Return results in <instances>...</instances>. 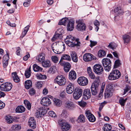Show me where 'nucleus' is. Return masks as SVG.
Instances as JSON below:
<instances>
[{"mask_svg":"<svg viewBox=\"0 0 131 131\" xmlns=\"http://www.w3.org/2000/svg\"><path fill=\"white\" fill-rule=\"evenodd\" d=\"M79 40V39L75 40L74 37L71 35H69L67 36L64 41L65 43L70 47H73L76 46L79 49L81 45Z\"/></svg>","mask_w":131,"mask_h":131,"instance_id":"1","label":"nucleus"},{"mask_svg":"<svg viewBox=\"0 0 131 131\" xmlns=\"http://www.w3.org/2000/svg\"><path fill=\"white\" fill-rule=\"evenodd\" d=\"M66 23H68L67 25V30L68 31H71L74 29V20L73 19L69 20L68 18L65 17L62 18L59 22V25H66Z\"/></svg>","mask_w":131,"mask_h":131,"instance_id":"2","label":"nucleus"},{"mask_svg":"<svg viewBox=\"0 0 131 131\" xmlns=\"http://www.w3.org/2000/svg\"><path fill=\"white\" fill-rule=\"evenodd\" d=\"M121 76V73L117 70L112 71L110 73L108 77V79L110 80H113L119 78Z\"/></svg>","mask_w":131,"mask_h":131,"instance_id":"3","label":"nucleus"},{"mask_svg":"<svg viewBox=\"0 0 131 131\" xmlns=\"http://www.w3.org/2000/svg\"><path fill=\"white\" fill-rule=\"evenodd\" d=\"M102 62L105 70L109 72L111 68L112 63L111 60L107 58H104L102 60Z\"/></svg>","mask_w":131,"mask_h":131,"instance_id":"4","label":"nucleus"},{"mask_svg":"<svg viewBox=\"0 0 131 131\" xmlns=\"http://www.w3.org/2000/svg\"><path fill=\"white\" fill-rule=\"evenodd\" d=\"M55 82L60 86H63L66 84V79L65 77L62 75H59L54 79Z\"/></svg>","mask_w":131,"mask_h":131,"instance_id":"5","label":"nucleus"},{"mask_svg":"<svg viewBox=\"0 0 131 131\" xmlns=\"http://www.w3.org/2000/svg\"><path fill=\"white\" fill-rule=\"evenodd\" d=\"M59 123L61 126V129L63 131H67L71 127V125L68 123L65 122L63 120H59Z\"/></svg>","mask_w":131,"mask_h":131,"instance_id":"6","label":"nucleus"},{"mask_svg":"<svg viewBox=\"0 0 131 131\" xmlns=\"http://www.w3.org/2000/svg\"><path fill=\"white\" fill-rule=\"evenodd\" d=\"M12 84L10 83H5L2 84L0 86V90L1 91H8L12 88Z\"/></svg>","mask_w":131,"mask_h":131,"instance_id":"7","label":"nucleus"},{"mask_svg":"<svg viewBox=\"0 0 131 131\" xmlns=\"http://www.w3.org/2000/svg\"><path fill=\"white\" fill-rule=\"evenodd\" d=\"M93 70L95 73L100 75L103 73L104 69L101 65L97 64L94 66L93 67Z\"/></svg>","mask_w":131,"mask_h":131,"instance_id":"8","label":"nucleus"},{"mask_svg":"<svg viewBox=\"0 0 131 131\" xmlns=\"http://www.w3.org/2000/svg\"><path fill=\"white\" fill-rule=\"evenodd\" d=\"M82 90L79 87H76L74 91L73 94V97L75 99H79L81 96L82 94Z\"/></svg>","mask_w":131,"mask_h":131,"instance_id":"9","label":"nucleus"},{"mask_svg":"<svg viewBox=\"0 0 131 131\" xmlns=\"http://www.w3.org/2000/svg\"><path fill=\"white\" fill-rule=\"evenodd\" d=\"M83 60L86 62H88L91 60L92 59L95 60L96 58L90 53H86L83 56Z\"/></svg>","mask_w":131,"mask_h":131,"instance_id":"10","label":"nucleus"},{"mask_svg":"<svg viewBox=\"0 0 131 131\" xmlns=\"http://www.w3.org/2000/svg\"><path fill=\"white\" fill-rule=\"evenodd\" d=\"M77 81L80 85L82 86L86 85L88 83L87 79L84 77L79 78L78 79Z\"/></svg>","mask_w":131,"mask_h":131,"instance_id":"11","label":"nucleus"},{"mask_svg":"<svg viewBox=\"0 0 131 131\" xmlns=\"http://www.w3.org/2000/svg\"><path fill=\"white\" fill-rule=\"evenodd\" d=\"M99 86L97 83H92L91 89L93 95H95L97 94Z\"/></svg>","mask_w":131,"mask_h":131,"instance_id":"12","label":"nucleus"},{"mask_svg":"<svg viewBox=\"0 0 131 131\" xmlns=\"http://www.w3.org/2000/svg\"><path fill=\"white\" fill-rule=\"evenodd\" d=\"M83 98L86 100L90 98L91 95L90 90L89 89H85L83 91Z\"/></svg>","mask_w":131,"mask_h":131,"instance_id":"13","label":"nucleus"},{"mask_svg":"<svg viewBox=\"0 0 131 131\" xmlns=\"http://www.w3.org/2000/svg\"><path fill=\"white\" fill-rule=\"evenodd\" d=\"M41 104L44 106H48L51 103L50 99L47 97H44L41 100Z\"/></svg>","mask_w":131,"mask_h":131,"instance_id":"14","label":"nucleus"},{"mask_svg":"<svg viewBox=\"0 0 131 131\" xmlns=\"http://www.w3.org/2000/svg\"><path fill=\"white\" fill-rule=\"evenodd\" d=\"M86 116L89 121L92 122H94L95 120V118L94 116L91 114L90 111H87L86 112Z\"/></svg>","mask_w":131,"mask_h":131,"instance_id":"15","label":"nucleus"},{"mask_svg":"<svg viewBox=\"0 0 131 131\" xmlns=\"http://www.w3.org/2000/svg\"><path fill=\"white\" fill-rule=\"evenodd\" d=\"M65 106L66 108L69 110L74 109L75 106L73 102L70 101H67L65 104Z\"/></svg>","mask_w":131,"mask_h":131,"instance_id":"16","label":"nucleus"},{"mask_svg":"<svg viewBox=\"0 0 131 131\" xmlns=\"http://www.w3.org/2000/svg\"><path fill=\"white\" fill-rule=\"evenodd\" d=\"M28 124L29 126L32 129L35 128L36 126V122L34 117H30L29 120Z\"/></svg>","mask_w":131,"mask_h":131,"instance_id":"17","label":"nucleus"},{"mask_svg":"<svg viewBox=\"0 0 131 131\" xmlns=\"http://www.w3.org/2000/svg\"><path fill=\"white\" fill-rule=\"evenodd\" d=\"M74 87L73 85L71 83H70L67 86L66 90L68 94H71L74 91Z\"/></svg>","mask_w":131,"mask_h":131,"instance_id":"18","label":"nucleus"},{"mask_svg":"<svg viewBox=\"0 0 131 131\" xmlns=\"http://www.w3.org/2000/svg\"><path fill=\"white\" fill-rule=\"evenodd\" d=\"M76 28L78 31L85 30L86 29L85 25L84 23L80 22L78 24Z\"/></svg>","mask_w":131,"mask_h":131,"instance_id":"19","label":"nucleus"},{"mask_svg":"<svg viewBox=\"0 0 131 131\" xmlns=\"http://www.w3.org/2000/svg\"><path fill=\"white\" fill-rule=\"evenodd\" d=\"M45 54L43 53H41L36 57V59L38 62H42L45 61Z\"/></svg>","mask_w":131,"mask_h":131,"instance_id":"20","label":"nucleus"},{"mask_svg":"<svg viewBox=\"0 0 131 131\" xmlns=\"http://www.w3.org/2000/svg\"><path fill=\"white\" fill-rule=\"evenodd\" d=\"M70 55L73 61L74 62H77L78 59L76 53L74 51H72L70 53Z\"/></svg>","mask_w":131,"mask_h":131,"instance_id":"21","label":"nucleus"},{"mask_svg":"<svg viewBox=\"0 0 131 131\" xmlns=\"http://www.w3.org/2000/svg\"><path fill=\"white\" fill-rule=\"evenodd\" d=\"M69 77L70 80H74L76 78V74L75 71H71L69 73Z\"/></svg>","mask_w":131,"mask_h":131,"instance_id":"22","label":"nucleus"},{"mask_svg":"<svg viewBox=\"0 0 131 131\" xmlns=\"http://www.w3.org/2000/svg\"><path fill=\"white\" fill-rule=\"evenodd\" d=\"M114 12L115 14V15L117 16L122 15L123 13L122 10L120 7L116 8L114 10Z\"/></svg>","mask_w":131,"mask_h":131,"instance_id":"23","label":"nucleus"},{"mask_svg":"<svg viewBox=\"0 0 131 131\" xmlns=\"http://www.w3.org/2000/svg\"><path fill=\"white\" fill-rule=\"evenodd\" d=\"M12 76L14 81L16 82H18L20 81V79L18 78L16 72H13L12 74Z\"/></svg>","mask_w":131,"mask_h":131,"instance_id":"24","label":"nucleus"},{"mask_svg":"<svg viewBox=\"0 0 131 131\" xmlns=\"http://www.w3.org/2000/svg\"><path fill=\"white\" fill-rule=\"evenodd\" d=\"M123 39L125 43H128L130 40V37L128 35L125 34L122 36Z\"/></svg>","mask_w":131,"mask_h":131,"instance_id":"25","label":"nucleus"},{"mask_svg":"<svg viewBox=\"0 0 131 131\" xmlns=\"http://www.w3.org/2000/svg\"><path fill=\"white\" fill-rule=\"evenodd\" d=\"M32 83L30 80H27L25 82V88L28 89L32 87Z\"/></svg>","mask_w":131,"mask_h":131,"instance_id":"26","label":"nucleus"},{"mask_svg":"<svg viewBox=\"0 0 131 131\" xmlns=\"http://www.w3.org/2000/svg\"><path fill=\"white\" fill-rule=\"evenodd\" d=\"M105 97L108 98L111 97L113 95L112 90L109 89L105 90Z\"/></svg>","mask_w":131,"mask_h":131,"instance_id":"27","label":"nucleus"},{"mask_svg":"<svg viewBox=\"0 0 131 131\" xmlns=\"http://www.w3.org/2000/svg\"><path fill=\"white\" fill-rule=\"evenodd\" d=\"M71 68L70 64L68 62L64 63V71L66 72H68Z\"/></svg>","mask_w":131,"mask_h":131,"instance_id":"28","label":"nucleus"},{"mask_svg":"<svg viewBox=\"0 0 131 131\" xmlns=\"http://www.w3.org/2000/svg\"><path fill=\"white\" fill-rule=\"evenodd\" d=\"M77 121L78 123H84L85 122V117L83 115L81 114L79 115Z\"/></svg>","mask_w":131,"mask_h":131,"instance_id":"29","label":"nucleus"},{"mask_svg":"<svg viewBox=\"0 0 131 131\" xmlns=\"http://www.w3.org/2000/svg\"><path fill=\"white\" fill-rule=\"evenodd\" d=\"M25 110V108L22 106H18L16 109V111L17 113H22L24 112Z\"/></svg>","mask_w":131,"mask_h":131,"instance_id":"30","label":"nucleus"},{"mask_svg":"<svg viewBox=\"0 0 131 131\" xmlns=\"http://www.w3.org/2000/svg\"><path fill=\"white\" fill-rule=\"evenodd\" d=\"M111 129L112 127L109 124H105L103 128L104 131H111Z\"/></svg>","mask_w":131,"mask_h":131,"instance_id":"31","label":"nucleus"},{"mask_svg":"<svg viewBox=\"0 0 131 131\" xmlns=\"http://www.w3.org/2000/svg\"><path fill=\"white\" fill-rule=\"evenodd\" d=\"M62 38V35H59L57 33L55 32L54 36L51 39V40L52 42L55 41L56 39H57L58 38L61 39Z\"/></svg>","mask_w":131,"mask_h":131,"instance_id":"32","label":"nucleus"},{"mask_svg":"<svg viewBox=\"0 0 131 131\" xmlns=\"http://www.w3.org/2000/svg\"><path fill=\"white\" fill-rule=\"evenodd\" d=\"M106 54V52L104 50H99L98 52V56L100 58H102L105 56Z\"/></svg>","mask_w":131,"mask_h":131,"instance_id":"33","label":"nucleus"},{"mask_svg":"<svg viewBox=\"0 0 131 131\" xmlns=\"http://www.w3.org/2000/svg\"><path fill=\"white\" fill-rule=\"evenodd\" d=\"M54 104L57 106H60L62 104V102L61 100L57 99H54L53 100Z\"/></svg>","mask_w":131,"mask_h":131,"instance_id":"34","label":"nucleus"},{"mask_svg":"<svg viewBox=\"0 0 131 131\" xmlns=\"http://www.w3.org/2000/svg\"><path fill=\"white\" fill-rule=\"evenodd\" d=\"M41 63L43 66L44 67H49L51 66L50 62L49 61H44Z\"/></svg>","mask_w":131,"mask_h":131,"instance_id":"35","label":"nucleus"},{"mask_svg":"<svg viewBox=\"0 0 131 131\" xmlns=\"http://www.w3.org/2000/svg\"><path fill=\"white\" fill-rule=\"evenodd\" d=\"M36 76L37 78L39 79L44 80L46 79L47 78L46 75H42L40 73L36 74Z\"/></svg>","mask_w":131,"mask_h":131,"instance_id":"36","label":"nucleus"},{"mask_svg":"<svg viewBox=\"0 0 131 131\" xmlns=\"http://www.w3.org/2000/svg\"><path fill=\"white\" fill-rule=\"evenodd\" d=\"M34 70L35 71L38 72L39 71H41L42 69L36 64H34L33 66Z\"/></svg>","mask_w":131,"mask_h":131,"instance_id":"37","label":"nucleus"},{"mask_svg":"<svg viewBox=\"0 0 131 131\" xmlns=\"http://www.w3.org/2000/svg\"><path fill=\"white\" fill-rule=\"evenodd\" d=\"M61 58V59L65 60L70 61L71 60V58L70 56L67 54L62 55Z\"/></svg>","mask_w":131,"mask_h":131,"instance_id":"38","label":"nucleus"},{"mask_svg":"<svg viewBox=\"0 0 131 131\" xmlns=\"http://www.w3.org/2000/svg\"><path fill=\"white\" fill-rule=\"evenodd\" d=\"M29 26H27L25 28L24 31L22 32V35L20 36L21 38H23L26 35L29 30Z\"/></svg>","mask_w":131,"mask_h":131,"instance_id":"39","label":"nucleus"},{"mask_svg":"<svg viewBox=\"0 0 131 131\" xmlns=\"http://www.w3.org/2000/svg\"><path fill=\"white\" fill-rule=\"evenodd\" d=\"M24 104L25 105L26 107L29 110L31 109V105L29 102L27 100L24 101Z\"/></svg>","mask_w":131,"mask_h":131,"instance_id":"40","label":"nucleus"},{"mask_svg":"<svg viewBox=\"0 0 131 131\" xmlns=\"http://www.w3.org/2000/svg\"><path fill=\"white\" fill-rule=\"evenodd\" d=\"M11 128L13 130H18L21 129V127L19 125L16 124L12 126Z\"/></svg>","mask_w":131,"mask_h":131,"instance_id":"41","label":"nucleus"},{"mask_svg":"<svg viewBox=\"0 0 131 131\" xmlns=\"http://www.w3.org/2000/svg\"><path fill=\"white\" fill-rule=\"evenodd\" d=\"M5 119L7 122L9 124L12 123L14 121L12 117L9 116H6L5 117Z\"/></svg>","mask_w":131,"mask_h":131,"instance_id":"42","label":"nucleus"},{"mask_svg":"<svg viewBox=\"0 0 131 131\" xmlns=\"http://www.w3.org/2000/svg\"><path fill=\"white\" fill-rule=\"evenodd\" d=\"M127 100V98L124 99L122 98H120L119 100V102L120 104L124 106L125 104L126 101Z\"/></svg>","mask_w":131,"mask_h":131,"instance_id":"43","label":"nucleus"},{"mask_svg":"<svg viewBox=\"0 0 131 131\" xmlns=\"http://www.w3.org/2000/svg\"><path fill=\"white\" fill-rule=\"evenodd\" d=\"M131 89V86L128 85H126L124 90L123 94H126L128 91Z\"/></svg>","mask_w":131,"mask_h":131,"instance_id":"44","label":"nucleus"},{"mask_svg":"<svg viewBox=\"0 0 131 131\" xmlns=\"http://www.w3.org/2000/svg\"><path fill=\"white\" fill-rule=\"evenodd\" d=\"M121 64L119 60L118 59L116 60L115 62L114 68H117L119 67Z\"/></svg>","mask_w":131,"mask_h":131,"instance_id":"45","label":"nucleus"},{"mask_svg":"<svg viewBox=\"0 0 131 131\" xmlns=\"http://www.w3.org/2000/svg\"><path fill=\"white\" fill-rule=\"evenodd\" d=\"M29 93L31 95H34L36 93V90L33 88H31L29 90Z\"/></svg>","mask_w":131,"mask_h":131,"instance_id":"46","label":"nucleus"},{"mask_svg":"<svg viewBox=\"0 0 131 131\" xmlns=\"http://www.w3.org/2000/svg\"><path fill=\"white\" fill-rule=\"evenodd\" d=\"M56 70L57 69L56 67L55 66H53L50 68L49 72L50 73H54L55 72Z\"/></svg>","mask_w":131,"mask_h":131,"instance_id":"47","label":"nucleus"},{"mask_svg":"<svg viewBox=\"0 0 131 131\" xmlns=\"http://www.w3.org/2000/svg\"><path fill=\"white\" fill-rule=\"evenodd\" d=\"M51 59L52 61L54 63H57L58 62V58L56 56H52L51 57Z\"/></svg>","mask_w":131,"mask_h":131,"instance_id":"48","label":"nucleus"},{"mask_svg":"<svg viewBox=\"0 0 131 131\" xmlns=\"http://www.w3.org/2000/svg\"><path fill=\"white\" fill-rule=\"evenodd\" d=\"M6 53L7 54H5L3 57V61H8V60H9V55L7 52Z\"/></svg>","mask_w":131,"mask_h":131,"instance_id":"49","label":"nucleus"},{"mask_svg":"<svg viewBox=\"0 0 131 131\" xmlns=\"http://www.w3.org/2000/svg\"><path fill=\"white\" fill-rule=\"evenodd\" d=\"M61 116L63 117H67L68 116V113L65 110H63L61 114Z\"/></svg>","mask_w":131,"mask_h":131,"instance_id":"50","label":"nucleus"},{"mask_svg":"<svg viewBox=\"0 0 131 131\" xmlns=\"http://www.w3.org/2000/svg\"><path fill=\"white\" fill-rule=\"evenodd\" d=\"M64 32V30L62 29V28H59L57 30V31L56 32V33H57L59 35H62L63 34Z\"/></svg>","mask_w":131,"mask_h":131,"instance_id":"51","label":"nucleus"},{"mask_svg":"<svg viewBox=\"0 0 131 131\" xmlns=\"http://www.w3.org/2000/svg\"><path fill=\"white\" fill-rule=\"evenodd\" d=\"M78 104L80 106L84 107L86 105V103L83 101H81L78 102Z\"/></svg>","mask_w":131,"mask_h":131,"instance_id":"52","label":"nucleus"},{"mask_svg":"<svg viewBox=\"0 0 131 131\" xmlns=\"http://www.w3.org/2000/svg\"><path fill=\"white\" fill-rule=\"evenodd\" d=\"M31 75V72H29L25 70V75L26 78H28Z\"/></svg>","mask_w":131,"mask_h":131,"instance_id":"53","label":"nucleus"},{"mask_svg":"<svg viewBox=\"0 0 131 131\" xmlns=\"http://www.w3.org/2000/svg\"><path fill=\"white\" fill-rule=\"evenodd\" d=\"M42 85V82L41 81H38L36 84V86L38 88H39L41 87Z\"/></svg>","mask_w":131,"mask_h":131,"instance_id":"54","label":"nucleus"},{"mask_svg":"<svg viewBox=\"0 0 131 131\" xmlns=\"http://www.w3.org/2000/svg\"><path fill=\"white\" fill-rule=\"evenodd\" d=\"M30 2L25 1V2L23 3V5L25 7H28L30 6Z\"/></svg>","mask_w":131,"mask_h":131,"instance_id":"55","label":"nucleus"},{"mask_svg":"<svg viewBox=\"0 0 131 131\" xmlns=\"http://www.w3.org/2000/svg\"><path fill=\"white\" fill-rule=\"evenodd\" d=\"M97 83L98 86H99L100 83L99 78V77H97L96 78L95 81L92 83Z\"/></svg>","mask_w":131,"mask_h":131,"instance_id":"56","label":"nucleus"},{"mask_svg":"<svg viewBox=\"0 0 131 131\" xmlns=\"http://www.w3.org/2000/svg\"><path fill=\"white\" fill-rule=\"evenodd\" d=\"M90 42L91 43L90 47L92 48L96 45L97 43V42L96 41H92L91 40Z\"/></svg>","mask_w":131,"mask_h":131,"instance_id":"57","label":"nucleus"},{"mask_svg":"<svg viewBox=\"0 0 131 131\" xmlns=\"http://www.w3.org/2000/svg\"><path fill=\"white\" fill-rule=\"evenodd\" d=\"M49 116L51 117H55L56 116L55 113L53 111H49Z\"/></svg>","mask_w":131,"mask_h":131,"instance_id":"58","label":"nucleus"},{"mask_svg":"<svg viewBox=\"0 0 131 131\" xmlns=\"http://www.w3.org/2000/svg\"><path fill=\"white\" fill-rule=\"evenodd\" d=\"M29 57L30 55L29 53H27L26 55L23 58V60L25 61H26Z\"/></svg>","mask_w":131,"mask_h":131,"instance_id":"59","label":"nucleus"},{"mask_svg":"<svg viewBox=\"0 0 131 131\" xmlns=\"http://www.w3.org/2000/svg\"><path fill=\"white\" fill-rule=\"evenodd\" d=\"M36 112L35 114V116L37 117L38 118L39 117H40L42 116L41 115V113L40 112V111H38Z\"/></svg>","mask_w":131,"mask_h":131,"instance_id":"60","label":"nucleus"},{"mask_svg":"<svg viewBox=\"0 0 131 131\" xmlns=\"http://www.w3.org/2000/svg\"><path fill=\"white\" fill-rule=\"evenodd\" d=\"M3 67L4 68H6L8 65V61H3Z\"/></svg>","mask_w":131,"mask_h":131,"instance_id":"61","label":"nucleus"},{"mask_svg":"<svg viewBox=\"0 0 131 131\" xmlns=\"http://www.w3.org/2000/svg\"><path fill=\"white\" fill-rule=\"evenodd\" d=\"M108 47L109 48L113 49H114L115 48L114 45L112 43H110Z\"/></svg>","mask_w":131,"mask_h":131,"instance_id":"62","label":"nucleus"},{"mask_svg":"<svg viewBox=\"0 0 131 131\" xmlns=\"http://www.w3.org/2000/svg\"><path fill=\"white\" fill-rule=\"evenodd\" d=\"M5 106V104L0 100V109L3 108Z\"/></svg>","mask_w":131,"mask_h":131,"instance_id":"63","label":"nucleus"},{"mask_svg":"<svg viewBox=\"0 0 131 131\" xmlns=\"http://www.w3.org/2000/svg\"><path fill=\"white\" fill-rule=\"evenodd\" d=\"M94 24L96 26H99L100 25V23L97 20H95L94 22Z\"/></svg>","mask_w":131,"mask_h":131,"instance_id":"64","label":"nucleus"}]
</instances>
